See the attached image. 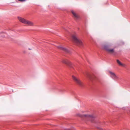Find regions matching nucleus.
<instances>
[{"mask_svg":"<svg viewBox=\"0 0 130 130\" xmlns=\"http://www.w3.org/2000/svg\"><path fill=\"white\" fill-rule=\"evenodd\" d=\"M79 117L83 118L84 120H90L92 122H93L94 120L95 117L93 115H82L80 114H77Z\"/></svg>","mask_w":130,"mask_h":130,"instance_id":"f257e3e1","label":"nucleus"},{"mask_svg":"<svg viewBox=\"0 0 130 130\" xmlns=\"http://www.w3.org/2000/svg\"><path fill=\"white\" fill-rule=\"evenodd\" d=\"M72 38L73 41L76 45L79 46H81L83 45V43L82 41L78 38L76 35H73Z\"/></svg>","mask_w":130,"mask_h":130,"instance_id":"f03ea898","label":"nucleus"},{"mask_svg":"<svg viewBox=\"0 0 130 130\" xmlns=\"http://www.w3.org/2000/svg\"><path fill=\"white\" fill-rule=\"evenodd\" d=\"M18 18L19 20L22 23L29 26H32L33 25V23L30 21L27 20L23 18L19 17H18Z\"/></svg>","mask_w":130,"mask_h":130,"instance_id":"7ed1b4c3","label":"nucleus"},{"mask_svg":"<svg viewBox=\"0 0 130 130\" xmlns=\"http://www.w3.org/2000/svg\"><path fill=\"white\" fill-rule=\"evenodd\" d=\"M111 45V44H109L107 45H104L103 46V48L107 52L111 54H112L114 52V51L113 49H110V47Z\"/></svg>","mask_w":130,"mask_h":130,"instance_id":"20e7f679","label":"nucleus"},{"mask_svg":"<svg viewBox=\"0 0 130 130\" xmlns=\"http://www.w3.org/2000/svg\"><path fill=\"white\" fill-rule=\"evenodd\" d=\"M72 77L74 81L77 85L80 87H83V84L78 78L74 76H72Z\"/></svg>","mask_w":130,"mask_h":130,"instance_id":"39448f33","label":"nucleus"},{"mask_svg":"<svg viewBox=\"0 0 130 130\" xmlns=\"http://www.w3.org/2000/svg\"><path fill=\"white\" fill-rule=\"evenodd\" d=\"M62 62L66 64L70 68H73L72 64L71 62L66 59H63L62 61Z\"/></svg>","mask_w":130,"mask_h":130,"instance_id":"423d86ee","label":"nucleus"},{"mask_svg":"<svg viewBox=\"0 0 130 130\" xmlns=\"http://www.w3.org/2000/svg\"><path fill=\"white\" fill-rule=\"evenodd\" d=\"M57 47L59 49L61 50L66 53H70V51L69 50L64 47H62L60 46H57Z\"/></svg>","mask_w":130,"mask_h":130,"instance_id":"0eeeda50","label":"nucleus"},{"mask_svg":"<svg viewBox=\"0 0 130 130\" xmlns=\"http://www.w3.org/2000/svg\"><path fill=\"white\" fill-rule=\"evenodd\" d=\"M71 12L73 15V17L76 20H77L79 19V16L77 14H76L73 11H72Z\"/></svg>","mask_w":130,"mask_h":130,"instance_id":"6e6552de","label":"nucleus"},{"mask_svg":"<svg viewBox=\"0 0 130 130\" xmlns=\"http://www.w3.org/2000/svg\"><path fill=\"white\" fill-rule=\"evenodd\" d=\"M109 72L110 74L111 77L112 78L115 79L117 78V77L114 73H113L110 71H109Z\"/></svg>","mask_w":130,"mask_h":130,"instance_id":"1a4fd4ad","label":"nucleus"},{"mask_svg":"<svg viewBox=\"0 0 130 130\" xmlns=\"http://www.w3.org/2000/svg\"><path fill=\"white\" fill-rule=\"evenodd\" d=\"M117 63L119 64V65L124 67L125 66V65L124 64H123L118 59L117 60Z\"/></svg>","mask_w":130,"mask_h":130,"instance_id":"9d476101","label":"nucleus"},{"mask_svg":"<svg viewBox=\"0 0 130 130\" xmlns=\"http://www.w3.org/2000/svg\"><path fill=\"white\" fill-rule=\"evenodd\" d=\"M86 75V76H87L89 78H91V76L89 74H87Z\"/></svg>","mask_w":130,"mask_h":130,"instance_id":"9b49d317","label":"nucleus"},{"mask_svg":"<svg viewBox=\"0 0 130 130\" xmlns=\"http://www.w3.org/2000/svg\"><path fill=\"white\" fill-rule=\"evenodd\" d=\"M19 1L21 2H23L25 1L26 0H18Z\"/></svg>","mask_w":130,"mask_h":130,"instance_id":"f8f14e48","label":"nucleus"},{"mask_svg":"<svg viewBox=\"0 0 130 130\" xmlns=\"http://www.w3.org/2000/svg\"><path fill=\"white\" fill-rule=\"evenodd\" d=\"M5 36H3V37H5Z\"/></svg>","mask_w":130,"mask_h":130,"instance_id":"ddd939ff","label":"nucleus"}]
</instances>
